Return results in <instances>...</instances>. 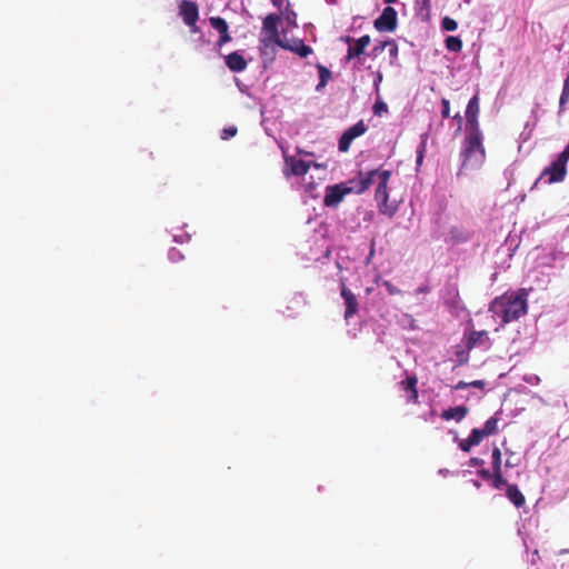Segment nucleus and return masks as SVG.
I'll return each instance as SVG.
<instances>
[{
  "label": "nucleus",
  "instance_id": "1",
  "mask_svg": "<svg viewBox=\"0 0 569 569\" xmlns=\"http://www.w3.org/2000/svg\"><path fill=\"white\" fill-rule=\"evenodd\" d=\"M490 311L502 325L517 320L527 312V293L521 290L498 297L491 302Z\"/></svg>",
  "mask_w": 569,
  "mask_h": 569
},
{
  "label": "nucleus",
  "instance_id": "2",
  "mask_svg": "<svg viewBox=\"0 0 569 569\" xmlns=\"http://www.w3.org/2000/svg\"><path fill=\"white\" fill-rule=\"evenodd\" d=\"M462 157L461 167L463 169H478L485 162L486 153L482 146V134L479 128H475V131L469 132L466 137Z\"/></svg>",
  "mask_w": 569,
  "mask_h": 569
},
{
  "label": "nucleus",
  "instance_id": "3",
  "mask_svg": "<svg viewBox=\"0 0 569 569\" xmlns=\"http://www.w3.org/2000/svg\"><path fill=\"white\" fill-rule=\"evenodd\" d=\"M390 176L391 172L389 170H381L380 181L377 184L375 192V200L379 212L388 216L389 218L393 217L398 209L397 204L389 202L388 181Z\"/></svg>",
  "mask_w": 569,
  "mask_h": 569
},
{
  "label": "nucleus",
  "instance_id": "4",
  "mask_svg": "<svg viewBox=\"0 0 569 569\" xmlns=\"http://www.w3.org/2000/svg\"><path fill=\"white\" fill-rule=\"evenodd\" d=\"M567 160H563L560 156H558L549 167L543 169L540 177L535 182V186H537L545 178H547L548 183L563 181L567 174Z\"/></svg>",
  "mask_w": 569,
  "mask_h": 569
},
{
  "label": "nucleus",
  "instance_id": "5",
  "mask_svg": "<svg viewBox=\"0 0 569 569\" xmlns=\"http://www.w3.org/2000/svg\"><path fill=\"white\" fill-rule=\"evenodd\" d=\"M179 16L183 22L190 27L191 32H197V21L199 20L198 4L190 0H181L178 4Z\"/></svg>",
  "mask_w": 569,
  "mask_h": 569
},
{
  "label": "nucleus",
  "instance_id": "6",
  "mask_svg": "<svg viewBox=\"0 0 569 569\" xmlns=\"http://www.w3.org/2000/svg\"><path fill=\"white\" fill-rule=\"evenodd\" d=\"M380 174H381V171L377 170V169L370 170L366 173L360 172L358 178L349 181L352 184V186H350V188H353L352 192H355L357 194H361L366 190H368V188L372 183L377 182V184H378L380 181Z\"/></svg>",
  "mask_w": 569,
  "mask_h": 569
},
{
  "label": "nucleus",
  "instance_id": "7",
  "mask_svg": "<svg viewBox=\"0 0 569 569\" xmlns=\"http://www.w3.org/2000/svg\"><path fill=\"white\" fill-rule=\"evenodd\" d=\"M353 188H350L347 183H338L326 188V196L323 203L327 207H337L345 198V196L351 193Z\"/></svg>",
  "mask_w": 569,
  "mask_h": 569
},
{
  "label": "nucleus",
  "instance_id": "8",
  "mask_svg": "<svg viewBox=\"0 0 569 569\" xmlns=\"http://www.w3.org/2000/svg\"><path fill=\"white\" fill-rule=\"evenodd\" d=\"M375 28L380 32H392L397 28V11L392 7H386L375 20Z\"/></svg>",
  "mask_w": 569,
  "mask_h": 569
},
{
  "label": "nucleus",
  "instance_id": "9",
  "mask_svg": "<svg viewBox=\"0 0 569 569\" xmlns=\"http://www.w3.org/2000/svg\"><path fill=\"white\" fill-rule=\"evenodd\" d=\"M367 131V126L363 120L358 121L356 124L347 129L339 140V150L341 152H347L352 143V141L363 134Z\"/></svg>",
  "mask_w": 569,
  "mask_h": 569
},
{
  "label": "nucleus",
  "instance_id": "10",
  "mask_svg": "<svg viewBox=\"0 0 569 569\" xmlns=\"http://www.w3.org/2000/svg\"><path fill=\"white\" fill-rule=\"evenodd\" d=\"M286 163L290 167L292 174L302 176V178L308 176L311 168L316 173H318L320 168V164L316 162L306 161L296 157L286 158Z\"/></svg>",
  "mask_w": 569,
  "mask_h": 569
},
{
  "label": "nucleus",
  "instance_id": "11",
  "mask_svg": "<svg viewBox=\"0 0 569 569\" xmlns=\"http://www.w3.org/2000/svg\"><path fill=\"white\" fill-rule=\"evenodd\" d=\"M259 51L263 60L272 61L276 56V48H281V38H271L262 36L260 38Z\"/></svg>",
  "mask_w": 569,
  "mask_h": 569
},
{
  "label": "nucleus",
  "instance_id": "12",
  "mask_svg": "<svg viewBox=\"0 0 569 569\" xmlns=\"http://www.w3.org/2000/svg\"><path fill=\"white\" fill-rule=\"evenodd\" d=\"M320 176L317 173H310L302 178V187L305 191V203H308V199L316 200L319 196L318 184H319Z\"/></svg>",
  "mask_w": 569,
  "mask_h": 569
},
{
  "label": "nucleus",
  "instance_id": "13",
  "mask_svg": "<svg viewBox=\"0 0 569 569\" xmlns=\"http://www.w3.org/2000/svg\"><path fill=\"white\" fill-rule=\"evenodd\" d=\"M281 48L290 50L300 56L301 58H306L312 52V49L309 46L305 44V42L301 39L289 40L287 38H281Z\"/></svg>",
  "mask_w": 569,
  "mask_h": 569
},
{
  "label": "nucleus",
  "instance_id": "14",
  "mask_svg": "<svg viewBox=\"0 0 569 569\" xmlns=\"http://www.w3.org/2000/svg\"><path fill=\"white\" fill-rule=\"evenodd\" d=\"M341 297L345 301V319L348 321L358 311L357 297L345 284L341 286Z\"/></svg>",
  "mask_w": 569,
  "mask_h": 569
},
{
  "label": "nucleus",
  "instance_id": "15",
  "mask_svg": "<svg viewBox=\"0 0 569 569\" xmlns=\"http://www.w3.org/2000/svg\"><path fill=\"white\" fill-rule=\"evenodd\" d=\"M281 21V17L276 13L268 14L262 22V33L266 37L281 38L278 31V24Z\"/></svg>",
  "mask_w": 569,
  "mask_h": 569
},
{
  "label": "nucleus",
  "instance_id": "16",
  "mask_svg": "<svg viewBox=\"0 0 569 569\" xmlns=\"http://www.w3.org/2000/svg\"><path fill=\"white\" fill-rule=\"evenodd\" d=\"M227 67L232 72H242L246 70L248 63L243 56L238 51L231 52L224 57Z\"/></svg>",
  "mask_w": 569,
  "mask_h": 569
},
{
  "label": "nucleus",
  "instance_id": "17",
  "mask_svg": "<svg viewBox=\"0 0 569 569\" xmlns=\"http://www.w3.org/2000/svg\"><path fill=\"white\" fill-rule=\"evenodd\" d=\"M478 113H479V99L477 96H473L467 106L466 117L471 127L470 132L475 131V128H479L478 124Z\"/></svg>",
  "mask_w": 569,
  "mask_h": 569
},
{
  "label": "nucleus",
  "instance_id": "18",
  "mask_svg": "<svg viewBox=\"0 0 569 569\" xmlns=\"http://www.w3.org/2000/svg\"><path fill=\"white\" fill-rule=\"evenodd\" d=\"M370 37L368 34L360 37L353 46L349 44L346 60L350 61L355 57L361 56L366 48L370 44Z\"/></svg>",
  "mask_w": 569,
  "mask_h": 569
},
{
  "label": "nucleus",
  "instance_id": "19",
  "mask_svg": "<svg viewBox=\"0 0 569 569\" xmlns=\"http://www.w3.org/2000/svg\"><path fill=\"white\" fill-rule=\"evenodd\" d=\"M468 413V409L465 406H457L443 410L441 413L442 419L445 420H456L457 422L461 421Z\"/></svg>",
  "mask_w": 569,
  "mask_h": 569
},
{
  "label": "nucleus",
  "instance_id": "20",
  "mask_svg": "<svg viewBox=\"0 0 569 569\" xmlns=\"http://www.w3.org/2000/svg\"><path fill=\"white\" fill-rule=\"evenodd\" d=\"M507 497L517 508H520L525 505V497L516 485L508 486Z\"/></svg>",
  "mask_w": 569,
  "mask_h": 569
},
{
  "label": "nucleus",
  "instance_id": "21",
  "mask_svg": "<svg viewBox=\"0 0 569 569\" xmlns=\"http://www.w3.org/2000/svg\"><path fill=\"white\" fill-rule=\"evenodd\" d=\"M401 385L403 389L409 391L408 401L417 402L418 400V391H417V378L409 377L406 381H402Z\"/></svg>",
  "mask_w": 569,
  "mask_h": 569
},
{
  "label": "nucleus",
  "instance_id": "22",
  "mask_svg": "<svg viewBox=\"0 0 569 569\" xmlns=\"http://www.w3.org/2000/svg\"><path fill=\"white\" fill-rule=\"evenodd\" d=\"M209 22L211 27L219 32V34H223L229 31L227 21L221 17H211Z\"/></svg>",
  "mask_w": 569,
  "mask_h": 569
},
{
  "label": "nucleus",
  "instance_id": "23",
  "mask_svg": "<svg viewBox=\"0 0 569 569\" xmlns=\"http://www.w3.org/2000/svg\"><path fill=\"white\" fill-rule=\"evenodd\" d=\"M420 138H421V141L417 148V160H416L417 167H420L422 164L425 153H426V148H427L428 134L423 133V134H421Z\"/></svg>",
  "mask_w": 569,
  "mask_h": 569
},
{
  "label": "nucleus",
  "instance_id": "24",
  "mask_svg": "<svg viewBox=\"0 0 569 569\" xmlns=\"http://www.w3.org/2000/svg\"><path fill=\"white\" fill-rule=\"evenodd\" d=\"M446 48L452 52H459L462 49V41L458 37H448L446 39Z\"/></svg>",
  "mask_w": 569,
  "mask_h": 569
},
{
  "label": "nucleus",
  "instance_id": "25",
  "mask_svg": "<svg viewBox=\"0 0 569 569\" xmlns=\"http://www.w3.org/2000/svg\"><path fill=\"white\" fill-rule=\"evenodd\" d=\"M569 102V76L565 79L562 92L559 99V112H561L565 106Z\"/></svg>",
  "mask_w": 569,
  "mask_h": 569
},
{
  "label": "nucleus",
  "instance_id": "26",
  "mask_svg": "<svg viewBox=\"0 0 569 569\" xmlns=\"http://www.w3.org/2000/svg\"><path fill=\"white\" fill-rule=\"evenodd\" d=\"M481 430L486 436L495 435L498 430V419L496 417L489 418Z\"/></svg>",
  "mask_w": 569,
  "mask_h": 569
},
{
  "label": "nucleus",
  "instance_id": "27",
  "mask_svg": "<svg viewBox=\"0 0 569 569\" xmlns=\"http://www.w3.org/2000/svg\"><path fill=\"white\" fill-rule=\"evenodd\" d=\"M485 437H487L485 435V432L481 429L476 428V429H472V431L468 438H469V442H471V445L478 446Z\"/></svg>",
  "mask_w": 569,
  "mask_h": 569
},
{
  "label": "nucleus",
  "instance_id": "28",
  "mask_svg": "<svg viewBox=\"0 0 569 569\" xmlns=\"http://www.w3.org/2000/svg\"><path fill=\"white\" fill-rule=\"evenodd\" d=\"M492 470H501V451L498 447L492 450Z\"/></svg>",
  "mask_w": 569,
  "mask_h": 569
},
{
  "label": "nucleus",
  "instance_id": "29",
  "mask_svg": "<svg viewBox=\"0 0 569 569\" xmlns=\"http://www.w3.org/2000/svg\"><path fill=\"white\" fill-rule=\"evenodd\" d=\"M441 27L446 31H455L458 28V23L456 20L445 17L441 21Z\"/></svg>",
  "mask_w": 569,
  "mask_h": 569
},
{
  "label": "nucleus",
  "instance_id": "30",
  "mask_svg": "<svg viewBox=\"0 0 569 569\" xmlns=\"http://www.w3.org/2000/svg\"><path fill=\"white\" fill-rule=\"evenodd\" d=\"M373 112L376 116H382L388 112V106L383 101H377L373 106Z\"/></svg>",
  "mask_w": 569,
  "mask_h": 569
},
{
  "label": "nucleus",
  "instance_id": "31",
  "mask_svg": "<svg viewBox=\"0 0 569 569\" xmlns=\"http://www.w3.org/2000/svg\"><path fill=\"white\" fill-rule=\"evenodd\" d=\"M506 485V480L501 476V470L493 471V487L501 489Z\"/></svg>",
  "mask_w": 569,
  "mask_h": 569
},
{
  "label": "nucleus",
  "instance_id": "32",
  "mask_svg": "<svg viewBox=\"0 0 569 569\" xmlns=\"http://www.w3.org/2000/svg\"><path fill=\"white\" fill-rule=\"evenodd\" d=\"M237 132H238V130L236 127H233V126L227 127L221 132V139L228 140V139L234 137L237 134Z\"/></svg>",
  "mask_w": 569,
  "mask_h": 569
},
{
  "label": "nucleus",
  "instance_id": "33",
  "mask_svg": "<svg viewBox=\"0 0 569 569\" xmlns=\"http://www.w3.org/2000/svg\"><path fill=\"white\" fill-rule=\"evenodd\" d=\"M168 257L171 262H179L180 260L183 259L182 253L176 248H171L169 250Z\"/></svg>",
  "mask_w": 569,
  "mask_h": 569
},
{
  "label": "nucleus",
  "instance_id": "34",
  "mask_svg": "<svg viewBox=\"0 0 569 569\" xmlns=\"http://www.w3.org/2000/svg\"><path fill=\"white\" fill-rule=\"evenodd\" d=\"M386 49L388 50V53H389L391 59L397 57V54H398V46H397V43L393 40H388L387 41V48Z\"/></svg>",
  "mask_w": 569,
  "mask_h": 569
},
{
  "label": "nucleus",
  "instance_id": "35",
  "mask_svg": "<svg viewBox=\"0 0 569 569\" xmlns=\"http://www.w3.org/2000/svg\"><path fill=\"white\" fill-rule=\"evenodd\" d=\"M387 48V41H383V42H380L378 44H376L372 49V56L373 57H377L378 54H380L383 50H386Z\"/></svg>",
  "mask_w": 569,
  "mask_h": 569
},
{
  "label": "nucleus",
  "instance_id": "36",
  "mask_svg": "<svg viewBox=\"0 0 569 569\" xmlns=\"http://www.w3.org/2000/svg\"><path fill=\"white\" fill-rule=\"evenodd\" d=\"M441 103H442L441 114H442L443 118H448L450 116V103H449V100L442 99Z\"/></svg>",
  "mask_w": 569,
  "mask_h": 569
},
{
  "label": "nucleus",
  "instance_id": "37",
  "mask_svg": "<svg viewBox=\"0 0 569 569\" xmlns=\"http://www.w3.org/2000/svg\"><path fill=\"white\" fill-rule=\"evenodd\" d=\"M231 40H232V39H231V36L229 34V31H228V32H226V33H223V34H220V37H219V40H218L217 44H218L219 47H222L223 44H226V43L230 42Z\"/></svg>",
  "mask_w": 569,
  "mask_h": 569
},
{
  "label": "nucleus",
  "instance_id": "38",
  "mask_svg": "<svg viewBox=\"0 0 569 569\" xmlns=\"http://www.w3.org/2000/svg\"><path fill=\"white\" fill-rule=\"evenodd\" d=\"M486 336H487L486 331L473 332L470 337V342L472 345H476L478 342V340H480L482 337H486Z\"/></svg>",
  "mask_w": 569,
  "mask_h": 569
},
{
  "label": "nucleus",
  "instance_id": "39",
  "mask_svg": "<svg viewBox=\"0 0 569 569\" xmlns=\"http://www.w3.org/2000/svg\"><path fill=\"white\" fill-rule=\"evenodd\" d=\"M459 447L462 451L469 452L473 445H471V442H469V438H467L459 442Z\"/></svg>",
  "mask_w": 569,
  "mask_h": 569
},
{
  "label": "nucleus",
  "instance_id": "40",
  "mask_svg": "<svg viewBox=\"0 0 569 569\" xmlns=\"http://www.w3.org/2000/svg\"><path fill=\"white\" fill-rule=\"evenodd\" d=\"M329 79H331V71L326 67H322V88L326 86Z\"/></svg>",
  "mask_w": 569,
  "mask_h": 569
},
{
  "label": "nucleus",
  "instance_id": "41",
  "mask_svg": "<svg viewBox=\"0 0 569 569\" xmlns=\"http://www.w3.org/2000/svg\"><path fill=\"white\" fill-rule=\"evenodd\" d=\"M385 287L390 295H399L400 293V290L397 287H395L393 284H391L390 282H386Z\"/></svg>",
  "mask_w": 569,
  "mask_h": 569
},
{
  "label": "nucleus",
  "instance_id": "42",
  "mask_svg": "<svg viewBox=\"0 0 569 569\" xmlns=\"http://www.w3.org/2000/svg\"><path fill=\"white\" fill-rule=\"evenodd\" d=\"M525 380L531 385H538L540 381V378L536 375L526 376Z\"/></svg>",
  "mask_w": 569,
  "mask_h": 569
},
{
  "label": "nucleus",
  "instance_id": "43",
  "mask_svg": "<svg viewBox=\"0 0 569 569\" xmlns=\"http://www.w3.org/2000/svg\"><path fill=\"white\" fill-rule=\"evenodd\" d=\"M381 81H382V73L380 71H378L376 73V78H375V81H373V87H375L376 91L379 90V86H380Z\"/></svg>",
  "mask_w": 569,
  "mask_h": 569
},
{
  "label": "nucleus",
  "instance_id": "44",
  "mask_svg": "<svg viewBox=\"0 0 569 569\" xmlns=\"http://www.w3.org/2000/svg\"><path fill=\"white\" fill-rule=\"evenodd\" d=\"M469 387H470L469 382L459 381V382L455 386V389H456V390H462V389H467V388H469Z\"/></svg>",
  "mask_w": 569,
  "mask_h": 569
},
{
  "label": "nucleus",
  "instance_id": "45",
  "mask_svg": "<svg viewBox=\"0 0 569 569\" xmlns=\"http://www.w3.org/2000/svg\"><path fill=\"white\" fill-rule=\"evenodd\" d=\"M470 387L475 388H482L485 386V382L482 380H475L469 382Z\"/></svg>",
  "mask_w": 569,
  "mask_h": 569
},
{
  "label": "nucleus",
  "instance_id": "46",
  "mask_svg": "<svg viewBox=\"0 0 569 569\" xmlns=\"http://www.w3.org/2000/svg\"><path fill=\"white\" fill-rule=\"evenodd\" d=\"M483 463V460L479 459V458H471L470 459V466H480Z\"/></svg>",
  "mask_w": 569,
  "mask_h": 569
},
{
  "label": "nucleus",
  "instance_id": "47",
  "mask_svg": "<svg viewBox=\"0 0 569 569\" xmlns=\"http://www.w3.org/2000/svg\"><path fill=\"white\" fill-rule=\"evenodd\" d=\"M480 475L483 479H490L491 478V472L487 469H483L480 471Z\"/></svg>",
  "mask_w": 569,
  "mask_h": 569
},
{
  "label": "nucleus",
  "instance_id": "48",
  "mask_svg": "<svg viewBox=\"0 0 569 569\" xmlns=\"http://www.w3.org/2000/svg\"><path fill=\"white\" fill-rule=\"evenodd\" d=\"M417 4L428 8L430 4V0H416Z\"/></svg>",
  "mask_w": 569,
  "mask_h": 569
},
{
  "label": "nucleus",
  "instance_id": "49",
  "mask_svg": "<svg viewBox=\"0 0 569 569\" xmlns=\"http://www.w3.org/2000/svg\"><path fill=\"white\" fill-rule=\"evenodd\" d=\"M427 291H428V288H427V287H425V286H423V287H419V288L417 289V293H423V292H427Z\"/></svg>",
  "mask_w": 569,
  "mask_h": 569
},
{
  "label": "nucleus",
  "instance_id": "50",
  "mask_svg": "<svg viewBox=\"0 0 569 569\" xmlns=\"http://www.w3.org/2000/svg\"><path fill=\"white\" fill-rule=\"evenodd\" d=\"M453 118H455L456 120H458V121H459V123H461V122H462V117H461L459 113H458V114H456Z\"/></svg>",
  "mask_w": 569,
  "mask_h": 569
},
{
  "label": "nucleus",
  "instance_id": "51",
  "mask_svg": "<svg viewBox=\"0 0 569 569\" xmlns=\"http://www.w3.org/2000/svg\"><path fill=\"white\" fill-rule=\"evenodd\" d=\"M292 301L296 303V305H299L301 302V300L299 298H293Z\"/></svg>",
  "mask_w": 569,
  "mask_h": 569
},
{
  "label": "nucleus",
  "instance_id": "52",
  "mask_svg": "<svg viewBox=\"0 0 569 569\" xmlns=\"http://www.w3.org/2000/svg\"><path fill=\"white\" fill-rule=\"evenodd\" d=\"M397 0H385L386 3H393L396 2Z\"/></svg>",
  "mask_w": 569,
  "mask_h": 569
},
{
  "label": "nucleus",
  "instance_id": "53",
  "mask_svg": "<svg viewBox=\"0 0 569 569\" xmlns=\"http://www.w3.org/2000/svg\"><path fill=\"white\" fill-rule=\"evenodd\" d=\"M466 361H467V359H463V357H460V363H463Z\"/></svg>",
  "mask_w": 569,
  "mask_h": 569
},
{
  "label": "nucleus",
  "instance_id": "54",
  "mask_svg": "<svg viewBox=\"0 0 569 569\" xmlns=\"http://www.w3.org/2000/svg\"><path fill=\"white\" fill-rule=\"evenodd\" d=\"M466 361H467V359H463V357H460V363H463Z\"/></svg>",
  "mask_w": 569,
  "mask_h": 569
},
{
  "label": "nucleus",
  "instance_id": "55",
  "mask_svg": "<svg viewBox=\"0 0 569 569\" xmlns=\"http://www.w3.org/2000/svg\"><path fill=\"white\" fill-rule=\"evenodd\" d=\"M475 486H476L477 488H479V487H480V483H479L478 481H475Z\"/></svg>",
  "mask_w": 569,
  "mask_h": 569
},
{
  "label": "nucleus",
  "instance_id": "56",
  "mask_svg": "<svg viewBox=\"0 0 569 569\" xmlns=\"http://www.w3.org/2000/svg\"><path fill=\"white\" fill-rule=\"evenodd\" d=\"M506 465H507V466H512V465H511V461H508V460H507Z\"/></svg>",
  "mask_w": 569,
  "mask_h": 569
}]
</instances>
